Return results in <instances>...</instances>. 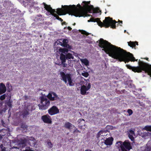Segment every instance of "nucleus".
Returning a JSON list of instances; mask_svg holds the SVG:
<instances>
[{
	"label": "nucleus",
	"mask_w": 151,
	"mask_h": 151,
	"mask_svg": "<svg viewBox=\"0 0 151 151\" xmlns=\"http://www.w3.org/2000/svg\"><path fill=\"white\" fill-rule=\"evenodd\" d=\"M104 132L100 130V131L97 134L96 137L97 138H99L100 137V135H101V134H102Z\"/></svg>",
	"instance_id": "nucleus-29"
},
{
	"label": "nucleus",
	"mask_w": 151,
	"mask_h": 151,
	"mask_svg": "<svg viewBox=\"0 0 151 151\" xmlns=\"http://www.w3.org/2000/svg\"><path fill=\"white\" fill-rule=\"evenodd\" d=\"M99 20V18H96V19H94L93 18H91L90 19V20L91 22H96L98 21V20Z\"/></svg>",
	"instance_id": "nucleus-28"
},
{
	"label": "nucleus",
	"mask_w": 151,
	"mask_h": 151,
	"mask_svg": "<svg viewBox=\"0 0 151 151\" xmlns=\"http://www.w3.org/2000/svg\"><path fill=\"white\" fill-rule=\"evenodd\" d=\"M80 31L81 32V33L83 35H86L87 36L88 35L90 34L85 30H80Z\"/></svg>",
	"instance_id": "nucleus-27"
},
{
	"label": "nucleus",
	"mask_w": 151,
	"mask_h": 151,
	"mask_svg": "<svg viewBox=\"0 0 151 151\" xmlns=\"http://www.w3.org/2000/svg\"><path fill=\"white\" fill-rule=\"evenodd\" d=\"M41 119L45 123L51 124L52 123V119L48 115H44L42 116Z\"/></svg>",
	"instance_id": "nucleus-10"
},
{
	"label": "nucleus",
	"mask_w": 151,
	"mask_h": 151,
	"mask_svg": "<svg viewBox=\"0 0 151 151\" xmlns=\"http://www.w3.org/2000/svg\"><path fill=\"white\" fill-rule=\"evenodd\" d=\"M2 151H4V150H3V149L2 150Z\"/></svg>",
	"instance_id": "nucleus-55"
},
{
	"label": "nucleus",
	"mask_w": 151,
	"mask_h": 151,
	"mask_svg": "<svg viewBox=\"0 0 151 151\" xmlns=\"http://www.w3.org/2000/svg\"><path fill=\"white\" fill-rule=\"evenodd\" d=\"M118 22L120 23H121V24H122V21H120L119 20H118Z\"/></svg>",
	"instance_id": "nucleus-46"
},
{
	"label": "nucleus",
	"mask_w": 151,
	"mask_h": 151,
	"mask_svg": "<svg viewBox=\"0 0 151 151\" xmlns=\"http://www.w3.org/2000/svg\"><path fill=\"white\" fill-rule=\"evenodd\" d=\"M3 122V121L2 120V124H3V123H2V122Z\"/></svg>",
	"instance_id": "nucleus-56"
},
{
	"label": "nucleus",
	"mask_w": 151,
	"mask_h": 151,
	"mask_svg": "<svg viewBox=\"0 0 151 151\" xmlns=\"http://www.w3.org/2000/svg\"><path fill=\"white\" fill-rule=\"evenodd\" d=\"M62 8H58L57 11L55 12L57 13L59 15L65 14L66 13H68L70 15H74L76 17H81L86 16V13L82 10L78 8L76 5H65L62 6Z\"/></svg>",
	"instance_id": "nucleus-2"
},
{
	"label": "nucleus",
	"mask_w": 151,
	"mask_h": 151,
	"mask_svg": "<svg viewBox=\"0 0 151 151\" xmlns=\"http://www.w3.org/2000/svg\"><path fill=\"white\" fill-rule=\"evenodd\" d=\"M81 83L82 85L80 90L81 94L82 95H86V91L91 88V84L90 83H88L87 81L85 79L84 81H82Z\"/></svg>",
	"instance_id": "nucleus-7"
},
{
	"label": "nucleus",
	"mask_w": 151,
	"mask_h": 151,
	"mask_svg": "<svg viewBox=\"0 0 151 151\" xmlns=\"http://www.w3.org/2000/svg\"><path fill=\"white\" fill-rule=\"evenodd\" d=\"M116 146L119 151H129L132 148L131 142L128 140H125L123 142L122 141L117 142Z\"/></svg>",
	"instance_id": "nucleus-5"
},
{
	"label": "nucleus",
	"mask_w": 151,
	"mask_h": 151,
	"mask_svg": "<svg viewBox=\"0 0 151 151\" xmlns=\"http://www.w3.org/2000/svg\"><path fill=\"white\" fill-rule=\"evenodd\" d=\"M47 97L49 99L52 101L56 100L58 99V96L56 94L53 92L49 93Z\"/></svg>",
	"instance_id": "nucleus-11"
},
{
	"label": "nucleus",
	"mask_w": 151,
	"mask_h": 151,
	"mask_svg": "<svg viewBox=\"0 0 151 151\" xmlns=\"http://www.w3.org/2000/svg\"><path fill=\"white\" fill-rule=\"evenodd\" d=\"M67 27H65V28H67Z\"/></svg>",
	"instance_id": "nucleus-57"
},
{
	"label": "nucleus",
	"mask_w": 151,
	"mask_h": 151,
	"mask_svg": "<svg viewBox=\"0 0 151 151\" xmlns=\"http://www.w3.org/2000/svg\"><path fill=\"white\" fill-rule=\"evenodd\" d=\"M49 114L51 116L53 115L59 113V110L55 106H53L48 110Z\"/></svg>",
	"instance_id": "nucleus-9"
},
{
	"label": "nucleus",
	"mask_w": 151,
	"mask_h": 151,
	"mask_svg": "<svg viewBox=\"0 0 151 151\" xmlns=\"http://www.w3.org/2000/svg\"><path fill=\"white\" fill-rule=\"evenodd\" d=\"M127 112L129 114V116L131 115L133 113L132 111L130 109H128L127 110Z\"/></svg>",
	"instance_id": "nucleus-35"
},
{
	"label": "nucleus",
	"mask_w": 151,
	"mask_h": 151,
	"mask_svg": "<svg viewBox=\"0 0 151 151\" xmlns=\"http://www.w3.org/2000/svg\"><path fill=\"white\" fill-rule=\"evenodd\" d=\"M126 30H124V32H126Z\"/></svg>",
	"instance_id": "nucleus-52"
},
{
	"label": "nucleus",
	"mask_w": 151,
	"mask_h": 151,
	"mask_svg": "<svg viewBox=\"0 0 151 151\" xmlns=\"http://www.w3.org/2000/svg\"><path fill=\"white\" fill-rule=\"evenodd\" d=\"M6 96L5 94H4L0 96V99L1 100H4L6 98Z\"/></svg>",
	"instance_id": "nucleus-32"
},
{
	"label": "nucleus",
	"mask_w": 151,
	"mask_h": 151,
	"mask_svg": "<svg viewBox=\"0 0 151 151\" xmlns=\"http://www.w3.org/2000/svg\"><path fill=\"white\" fill-rule=\"evenodd\" d=\"M96 22H97L98 25L101 27H104L107 28L110 27L111 28L113 29H116L115 24L117 23L116 20H113L112 18L109 17H105L103 22H101L99 18V20Z\"/></svg>",
	"instance_id": "nucleus-4"
},
{
	"label": "nucleus",
	"mask_w": 151,
	"mask_h": 151,
	"mask_svg": "<svg viewBox=\"0 0 151 151\" xmlns=\"http://www.w3.org/2000/svg\"><path fill=\"white\" fill-rule=\"evenodd\" d=\"M90 1H84L83 2V7L87 9L88 10H91V8L88 5L89 4H90Z\"/></svg>",
	"instance_id": "nucleus-19"
},
{
	"label": "nucleus",
	"mask_w": 151,
	"mask_h": 151,
	"mask_svg": "<svg viewBox=\"0 0 151 151\" xmlns=\"http://www.w3.org/2000/svg\"><path fill=\"white\" fill-rule=\"evenodd\" d=\"M68 40L67 39H64L63 40V43H60L61 46L63 47L69 48V49H71V46L68 44Z\"/></svg>",
	"instance_id": "nucleus-13"
},
{
	"label": "nucleus",
	"mask_w": 151,
	"mask_h": 151,
	"mask_svg": "<svg viewBox=\"0 0 151 151\" xmlns=\"http://www.w3.org/2000/svg\"><path fill=\"white\" fill-rule=\"evenodd\" d=\"M66 59L67 60L69 59H73L74 58L73 56L70 53H67L66 54Z\"/></svg>",
	"instance_id": "nucleus-23"
},
{
	"label": "nucleus",
	"mask_w": 151,
	"mask_h": 151,
	"mask_svg": "<svg viewBox=\"0 0 151 151\" xmlns=\"http://www.w3.org/2000/svg\"><path fill=\"white\" fill-rule=\"evenodd\" d=\"M26 148H27V149L25 150H24L23 151H35L33 150H32L30 149V147H27Z\"/></svg>",
	"instance_id": "nucleus-37"
},
{
	"label": "nucleus",
	"mask_w": 151,
	"mask_h": 151,
	"mask_svg": "<svg viewBox=\"0 0 151 151\" xmlns=\"http://www.w3.org/2000/svg\"><path fill=\"white\" fill-rule=\"evenodd\" d=\"M100 47L103 48L105 52L109 56L118 60L120 62L124 61L125 63L137 61L133 55L126 50L112 44L106 40L101 38L99 42Z\"/></svg>",
	"instance_id": "nucleus-1"
},
{
	"label": "nucleus",
	"mask_w": 151,
	"mask_h": 151,
	"mask_svg": "<svg viewBox=\"0 0 151 151\" xmlns=\"http://www.w3.org/2000/svg\"><path fill=\"white\" fill-rule=\"evenodd\" d=\"M66 22H64L62 23V24H65Z\"/></svg>",
	"instance_id": "nucleus-49"
},
{
	"label": "nucleus",
	"mask_w": 151,
	"mask_h": 151,
	"mask_svg": "<svg viewBox=\"0 0 151 151\" xmlns=\"http://www.w3.org/2000/svg\"><path fill=\"white\" fill-rule=\"evenodd\" d=\"M82 121H83L84 123L85 122V120L83 119H78V127L81 129H84L85 128H84L83 126L82 125V124H83L81 123Z\"/></svg>",
	"instance_id": "nucleus-17"
},
{
	"label": "nucleus",
	"mask_w": 151,
	"mask_h": 151,
	"mask_svg": "<svg viewBox=\"0 0 151 151\" xmlns=\"http://www.w3.org/2000/svg\"><path fill=\"white\" fill-rule=\"evenodd\" d=\"M67 28H68V29L70 31L72 29V28L71 27H67Z\"/></svg>",
	"instance_id": "nucleus-44"
},
{
	"label": "nucleus",
	"mask_w": 151,
	"mask_h": 151,
	"mask_svg": "<svg viewBox=\"0 0 151 151\" xmlns=\"http://www.w3.org/2000/svg\"><path fill=\"white\" fill-rule=\"evenodd\" d=\"M78 6H79L80 7L81 6L80 5V4H78Z\"/></svg>",
	"instance_id": "nucleus-53"
},
{
	"label": "nucleus",
	"mask_w": 151,
	"mask_h": 151,
	"mask_svg": "<svg viewBox=\"0 0 151 151\" xmlns=\"http://www.w3.org/2000/svg\"><path fill=\"white\" fill-rule=\"evenodd\" d=\"M81 62L85 65L88 66L89 65V61L87 59H83L81 60Z\"/></svg>",
	"instance_id": "nucleus-24"
},
{
	"label": "nucleus",
	"mask_w": 151,
	"mask_h": 151,
	"mask_svg": "<svg viewBox=\"0 0 151 151\" xmlns=\"http://www.w3.org/2000/svg\"><path fill=\"white\" fill-rule=\"evenodd\" d=\"M6 88L5 85L3 83H1L0 86V95L5 93L6 91Z\"/></svg>",
	"instance_id": "nucleus-15"
},
{
	"label": "nucleus",
	"mask_w": 151,
	"mask_h": 151,
	"mask_svg": "<svg viewBox=\"0 0 151 151\" xmlns=\"http://www.w3.org/2000/svg\"><path fill=\"white\" fill-rule=\"evenodd\" d=\"M2 138V136L0 135V140Z\"/></svg>",
	"instance_id": "nucleus-45"
},
{
	"label": "nucleus",
	"mask_w": 151,
	"mask_h": 151,
	"mask_svg": "<svg viewBox=\"0 0 151 151\" xmlns=\"http://www.w3.org/2000/svg\"><path fill=\"white\" fill-rule=\"evenodd\" d=\"M60 59L61 61L63 66L65 67L67 65L65 64L66 59H67L66 55L61 53L60 54Z\"/></svg>",
	"instance_id": "nucleus-12"
},
{
	"label": "nucleus",
	"mask_w": 151,
	"mask_h": 151,
	"mask_svg": "<svg viewBox=\"0 0 151 151\" xmlns=\"http://www.w3.org/2000/svg\"><path fill=\"white\" fill-rule=\"evenodd\" d=\"M50 14L55 17L56 19L57 18V17L58 16L57 14L55 13V12H53L52 13H50Z\"/></svg>",
	"instance_id": "nucleus-39"
},
{
	"label": "nucleus",
	"mask_w": 151,
	"mask_h": 151,
	"mask_svg": "<svg viewBox=\"0 0 151 151\" xmlns=\"http://www.w3.org/2000/svg\"><path fill=\"white\" fill-rule=\"evenodd\" d=\"M128 137L132 141L134 140V138L133 136L132 135L129 134L128 135Z\"/></svg>",
	"instance_id": "nucleus-30"
},
{
	"label": "nucleus",
	"mask_w": 151,
	"mask_h": 151,
	"mask_svg": "<svg viewBox=\"0 0 151 151\" xmlns=\"http://www.w3.org/2000/svg\"><path fill=\"white\" fill-rule=\"evenodd\" d=\"M6 104L9 107H12V102L9 100L7 102Z\"/></svg>",
	"instance_id": "nucleus-34"
},
{
	"label": "nucleus",
	"mask_w": 151,
	"mask_h": 151,
	"mask_svg": "<svg viewBox=\"0 0 151 151\" xmlns=\"http://www.w3.org/2000/svg\"><path fill=\"white\" fill-rule=\"evenodd\" d=\"M69 48H60L59 49V51L60 52H61V53H63L65 55L68 52Z\"/></svg>",
	"instance_id": "nucleus-20"
},
{
	"label": "nucleus",
	"mask_w": 151,
	"mask_h": 151,
	"mask_svg": "<svg viewBox=\"0 0 151 151\" xmlns=\"http://www.w3.org/2000/svg\"><path fill=\"white\" fill-rule=\"evenodd\" d=\"M128 45L132 48L135 47L136 46V45H138V42H134L130 41L128 42Z\"/></svg>",
	"instance_id": "nucleus-21"
},
{
	"label": "nucleus",
	"mask_w": 151,
	"mask_h": 151,
	"mask_svg": "<svg viewBox=\"0 0 151 151\" xmlns=\"http://www.w3.org/2000/svg\"><path fill=\"white\" fill-rule=\"evenodd\" d=\"M44 4V8L48 12L50 13L55 12V9H52L50 5H48L45 3Z\"/></svg>",
	"instance_id": "nucleus-14"
},
{
	"label": "nucleus",
	"mask_w": 151,
	"mask_h": 151,
	"mask_svg": "<svg viewBox=\"0 0 151 151\" xmlns=\"http://www.w3.org/2000/svg\"><path fill=\"white\" fill-rule=\"evenodd\" d=\"M143 129L147 131L151 132V126H146Z\"/></svg>",
	"instance_id": "nucleus-26"
},
{
	"label": "nucleus",
	"mask_w": 151,
	"mask_h": 151,
	"mask_svg": "<svg viewBox=\"0 0 151 151\" xmlns=\"http://www.w3.org/2000/svg\"><path fill=\"white\" fill-rule=\"evenodd\" d=\"M144 59L146 60H148L149 58H144Z\"/></svg>",
	"instance_id": "nucleus-48"
},
{
	"label": "nucleus",
	"mask_w": 151,
	"mask_h": 151,
	"mask_svg": "<svg viewBox=\"0 0 151 151\" xmlns=\"http://www.w3.org/2000/svg\"><path fill=\"white\" fill-rule=\"evenodd\" d=\"M81 131H79L76 128L73 131V133H81Z\"/></svg>",
	"instance_id": "nucleus-36"
},
{
	"label": "nucleus",
	"mask_w": 151,
	"mask_h": 151,
	"mask_svg": "<svg viewBox=\"0 0 151 151\" xmlns=\"http://www.w3.org/2000/svg\"><path fill=\"white\" fill-rule=\"evenodd\" d=\"M8 85L9 86V87H8L9 89H8V91H10L9 90H11L12 89V87L11 86H10L9 84H7V87H8Z\"/></svg>",
	"instance_id": "nucleus-38"
},
{
	"label": "nucleus",
	"mask_w": 151,
	"mask_h": 151,
	"mask_svg": "<svg viewBox=\"0 0 151 151\" xmlns=\"http://www.w3.org/2000/svg\"><path fill=\"white\" fill-rule=\"evenodd\" d=\"M93 8V13H99V12H101V11L100 10L99 8Z\"/></svg>",
	"instance_id": "nucleus-25"
},
{
	"label": "nucleus",
	"mask_w": 151,
	"mask_h": 151,
	"mask_svg": "<svg viewBox=\"0 0 151 151\" xmlns=\"http://www.w3.org/2000/svg\"><path fill=\"white\" fill-rule=\"evenodd\" d=\"M88 22H91V21L90 20V19L88 20Z\"/></svg>",
	"instance_id": "nucleus-50"
},
{
	"label": "nucleus",
	"mask_w": 151,
	"mask_h": 151,
	"mask_svg": "<svg viewBox=\"0 0 151 151\" xmlns=\"http://www.w3.org/2000/svg\"><path fill=\"white\" fill-rule=\"evenodd\" d=\"M139 60L138 66L132 67L129 65H126V66L128 69L132 70L135 73H141L142 71H144L151 77V65L140 61V60Z\"/></svg>",
	"instance_id": "nucleus-3"
},
{
	"label": "nucleus",
	"mask_w": 151,
	"mask_h": 151,
	"mask_svg": "<svg viewBox=\"0 0 151 151\" xmlns=\"http://www.w3.org/2000/svg\"><path fill=\"white\" fill-rule=\"evenodd\" d=\"M62 80L64 81L65 83H67L68 80V84L70 86H73L74 85V83L72 81L70 75L69 74H65L63 72H61L60 73Z\"/></svg>",
	"instance_id": "nucleus-8"
},
{
	"label": "nucleus",
	"mask_w": 151,
	"mask_h": 151,
	"mask_svg": "<svg viewBox=\"0 0 151 151\" xmlns=\"http://www.w3.org/2000/svg\"><path fill=\"white\" fill-rule=\"evenodd\" d=\"M22 144V146H25L26 145L25 142L24 140L21 141Z\"/></svg>",
	"instance_id": "nucleus-40"
},
{
	"label": "nucleus",
	"mask_w": 151,
	"mask_h": 151,
	"mask_svg": "<svg viewBox=\"0 0 151 151\" xmlns=\"http://www.w3.org/2000/svg\"><path fill=\"white\" fill-rule=\"evenodd\" d=\"M40 104L38 105L39 109L46 110L50 105L49 100L46 97L42 96L40 97Z\"/></svg>",
	"instance_id": "nucleus-6"
},
{
	"label": "nucleus",
	"mask_w": 151,
	"mask_h": 151,
	"mask_svg": "<svg viewBox=\"0 0 151 151\" xmlns=\"http://www.w3.org/2000/svg\"><path fill=\"white\" fill-rule=\"evenodd\" d=\"M47 144L49 146V148H51L53 147V145L50 141L47 142Z\"/></svg>",
	"instance_id": "nucleus-31"
},
{
	"label": "nucleus",
	"mask_w": 151,
	"mask_h": 151,
	"mask_svg": "<svg viewBox=\"0 0 151 151\" xmlns=\"http://www.w3.org/2000/svg\"><path fill=\"white\" fill-rule=\"evenodd\" d=\"M129 132L132 135L134 134V132L132 130H129Z\"/></svg>",
	"instance_id": "nucleus-42"
},
{
	"label": "nucleus",
	"mask_w": 151,
	"mask_h": 151,
	"mask_svg": "<svg viewBox=\"0 0 151 151\" xmlns=\"http://www.w3.org/2000/svg\"><path fill=\"white\" fill-rule=\"evenodd\" d=\"M113 139L112 138H109L106 139L104 141V144L107 145H111L112 144Z\"/></svg>",
	"instance_id": "nucleus-16"
},
{
	"label": "nucleus",
	"mask_w": 151,
	"mask_h": 151,
	"mask_svg": "<svg viewBox=\"0 0 151 151\" xmlns=\"http://www.w3.org/2000/svg\"><path fill=\"white\" fill-rule=\"evenodd\" d=\"M78 6H79L80 7L81 6L80 5V4H78Z\"/></svg>",
	"instance_id": "nucleus-54"
},
{
	"label": "nucleus",
	"mask_w": 151,
	"mask_h": 151,
	"mask_svg": "<svg viewBox=\"0 0 151 151\" xmlns=\"http://www.w3.org/2000/svg\"><path fill=\"white\" fill-rule=\"evenodd\" d=\"M76 24V23H75L73 24V25H75Z\"/></svg>",
	"instance_id": "nucleus-51"
},
{
	"label": "nucleus",
	"mask_w": 151,
	"mask_h": 151,
	"mask_svg": "<svg viewBox=\"0 0 151 151\" xmlns=\"http://www.w3.org/2000/svg\"><path fill=\"white\" fill-rule=\"evenodd\" d=\"M56 19L60 21L61 22L63 21V20L60 18L59 16L57 17V18Z\"/></svg>",
	"instance_id": "nucleus-41"
},
{
	"label": "nucleus",
	"mask_w": 151,
	"mask_h": 151,
	"mask_svg": "<svg viewBox=\"0 0 151 151\" xmlns=\"http://www.w3.org/2000/svg\"><path fill=\"white\" fill-rule=\"evenodd\" d=\"M29 114V111L27 110H24L22 111V115L23 118H26Z\"/></svg>",
	"instance_id": "nucleus-22"
},
{
	"label": "nucleus",
	"mask_w": 151,
	"mask_h": 151,
	"mask_svg": "<svg viewBox=\"0 0 151 151\" xmlns=\"http://www.w3.org/2000/svg\"><path fill=\"white\" fill-rule=\"evenodd\" d=\"M85 151H92L90 149L86 150Z\"/></svg>",
	"instance_id": "nucleus-47"
},
{
	"label": "nucleus",
	"mask_w": 151,
	"mask_h": 151,
	"mask_svg": "<svg viewBox=\"0 0 151 151\" xmlns=\"http://www.w3.org/2000/svg\"><path fill=\"white\" fill-rule=\"evenodd\" d=\"M82 75L83 76L85 77H87L89 76V74L87 72H84V73H82Z\"/></svg>",
	"instance_id": "nucleus-33"
},
{
	"label": "nucleus",
	"mask_w": 151,
	"mask_h": 151,
	"mask_svg": "<svg viewBox=\"0 0 151 151\" xmlns=\"http://www.w3.org/2000/svg\"><path fill=\"white\" fill-rule=\"evenodd\" d=\"M72 126H73L74 127V126L69 122H66L64 125V127L69 129H70Z\"/></svg>",
	"instance_id": "nucleus-18"
},
{
	"label": "nucleus",
	"mask_w": 151,
	"mask_h": 151,
	"mask_svg": "<svg viewBox=\"0 0 151 151\" xmlns=\"http://www.w3.org/2000/svg\"><path fill=\"white\" fill-rule=\"evenodd\" d=\"M34 8L35 9H36L37 10H38L39 9H40V8H39V7L38 6H36V7L34 6Z\"/></svg>",
	"instance_id": "nucleus-43"
}]
</instances>
